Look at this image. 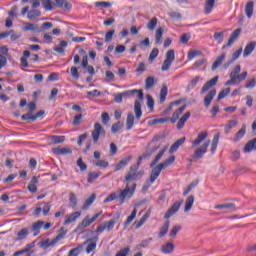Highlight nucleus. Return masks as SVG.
Returning <instances> with one entry per match:
<instances>
[{
    "label": "nucleus",
    "instance_id": "7",
    "mask_svg": "<svg viewBox=\"0 0 256 256\" xmlns=\"http://www.w3.org/2000/svg\"><path fill=\"white\" fill-rule=\"evenodd\" d=\"M210 141L204 142L201 147L197 148L192 155V161H199V159H203V155L207 153V149H209Z\"/></svg>",
    "mask_w": 256,
    "mask_h": 256
},
{
    "label": "nucleus",
    "instance_id": "46",
    "mask_svg": "<svg viewBox=\"0 0 256 256\" xmlns=\"http://www.w3.org/2000/svg\"><path fill=\"white\" fill-rule=\"evenodd\" d=\"M158 22L157 17H153L146 25L148 31H155Z\"/></svg>",
    "mask_w": 256,
    "mask_h": 256
},
{
    "label": "nucleus",
    "instance_id": "53",
    "mask_svg": "<svg viewBox=\"0 0 256 256\" xmlns=\"http://www.w3.org/2000/svg\"><path fill=\"white\" fill-rule=\"evenodd\" d=\"M237 119L230 120L225 126V133H229L233 127H237Z\"/></svg>",
    "mask_w": 256,
    "mask_h": 256
},
{
    "label": "nucleus",
    "instance_id": "32",
    "mask_svg": "<svg viewBox=\"0 0 256 256\" xmlns=\"http://www.w3.org/2000/svg\"><path fill=\"white\" fill-rule=\"evenodd\" d=\"M28 235H29V228H22L20 231H18L15 241H23V239H27Z\"/></svg>",
    "mask_w": 256,
    "mask_h": 256
},
{
    "label": "nucleus",
    "instance_id": "21",
    "mask_svg": "<svg viewBox=\"0 0 256 256\" xmlns=\"http://www.w3.org/2000/svg\"><path fill=\"white\" fill-rule=\"evenodd\" d=\"M22 31H33V33H43V30L37 27V24L27 23V22L24 23V26L22 27Z\"/></svg>",
    "mask_w": 256,
    "mask_h": 256
},
{
    "label": "nucleus",
    "instance_id": "27",
    "mask_svg": "<svg viewBox=\"0 0 256 256\" xmlns=\"http://www.w3.org/2000/svg\"><path fill=\"white\" fill-rule=\"evenodd\" d=\"M254 7H255V3L253 1H250L245 5L244 11L248 19H251L253 17Z\"/></svg>",
    "mask_w": 256,
    "mask_h": 256
},
{
    "label": "nucleus",
    "instance_id": "44",
    "mask_svg": "<svg viewBox=\"0 0 256 256\" xmlns=\"http://www.w3.org/2000/svg\"><path fill=\"white\" fill-rule=\"evenodd\" d=\"M247 131V126L242 125V128L237 132L236 136L234 137V141H241L243 137H245V133Z\"/></svg>",
    "mask_w": 256,
    "mask_h": 256
},
{
    "label": "nucleus",
    "instance_id": "56",
    "mask_svg": "<svg viewBox=\"0 0 256 256\" xmlns=\"http://www.w3.org/2000/svg\"><path fill=\"white\" fill-rule=\"evenodd\" d=\"M139 177V173L137 172H128L124 178V181H135Z\"/></svg>",
    "mask_w": 256,
    "mask_h": 256
},
{
    "label": "nucleus",
    "instance_id": "42",
    "mask_svg": "<svg viewBox=\"0 0 256 256\" xmlns=\"http://www.w3.org/2000/svg\"><path fill=\"white\" fill-rule=\"evenodd\" d=\"M55 3L59 9H71V4L67 0H55Z\"/></svg>",
    "mask_w": 256,
    "mask_h": 256
},
{
    "label": "nucleus",
    "instance_id": "22",
    "mask_svg": "<svg viewBox=\"0 0 256 256\" xmlns=\"http://www.w3.org/2000/svg\"><path fill=\"white\" fill-rule=\"evenodd\" d=\"M207 131H202L200 132L196 139L194 141H192V148L197 147V145H201L202 141H205V139H207Z\"/></svg>",
    "mask_w": 256,
    "mask_h": 256
},
{
    "label": "nucleus",
    "instance_id": "33",
    "mask_svg": "<svg viewBox=\"0 0 256 256\" xmlns=\"http://www.w3.org/2000/svg\"><path fill=\"white\" fill-rule=\"evenodd\" d=\"M183 143H185V137L178 139L174 144H172L169 153H175V151H177V149H179Z\"/></svg>",
    "mask_w": 256,
    "mask_h": 256
},
{
    "label": "nucleus",
    "instance_id": "64",
    "mask_svg": "<svg viewBox=\"0 0 256 256\" xmlns=\"http://www.w3.org/2000/svg\"><path fill=\"white\" fill-rule=\"evenodd\" d=\"M131 251V248L125 247L122 248L118 253H116V256H128Z\"/></svg>",
    "mask_w": 256,
    "mask_h": 256
},
{
    "label": "nucleus",
    "instance_id": "60",
    "mask_svg": "<svg viewBox=\"0 0 256 256\" xmlns=\"http://www.w3.org/2000/svg\"><path fill=\"white\" fill-rule=\"evenodd\" d=\"M41 3L45 11H53V4L51 3V0H41Z\"/></svg>",
    "mask_w": 256,
    "mask_h": 256
},
{
    "label": "nucleus",
    "instance_id": "41",
    "mask_svg": "<svg viewBox=\"0 0 256 256\" xmlns=\"http://www.w3.org/2000/svg\"><path fill=\"white\" fill-rule=\"evenodd\" d=\"M101 175L102 173L100 171L88 173V178H87L88 183H95V181H97V179H99Z\"/></svg>",
    "mask_w": 256,
    "mask_h": 256
},
{
    "label": "nucleus",
    "instance_id": "29",
    "mask_svg": "<svg viewBox=\"0 0 256 256\" xmlns=\"http://www.w3.org/2000/svg\"><path fill=\"white\" fill-rule=\"evenodd\" d=\"M135 125V116L133 113H128L126 118V131H131Z\"/></svg>",
    "mask_w": 256,
    "mask_h": 256
},
{
    "label": "nucleus",
    "instance_id": "26",
    "mask_svg": "<svg viewBox=\"0 0 256 256\" xmlns=\"http://www.w3.org/2000/svg\"><path fill=\"white\" fill-rule=\"evenodd\" d=\"M255 47H256L255 41H251L250 43H248L244 48L243 57L244 58L249 57V55H251V53L255 51Z\"/></svg>",
    "mask_w": 256,
    "mask_h": 256
},
{
    "label": "nucleus",
    "instance_id": "38",
    "mask_svg": "<svg viewBox=\"0 0 256 256\" xmlns=\"http://www.w3.org/2000/svg\"><path fill=\"white\" fill-rule=\"evenodd\" d=\"M213 7H215V0H207L204 5L205 15H209V13H211V11H213Z\"/></svg>",
    "mask_w": 256,
    "mask_h": 256
},
{
    "label": "nucleus",
    "instance_id": "19",
    "mask_svg": "<svg viewBox=\"0 0 256 256\" xmlns=\"http://www.w3.org/2000/svg\"><path fill=\"white\" fill-rule=\"evenodd\" d=\"M217 81H219V76H215L214 78L210 79L208 82H206L202 89H201V93H206V91H209V89H211V87H213L214 85H217Z\"/></svg>",
    "mask_w": 256,
    "mask_h": 256
},
{
    "label": "nucleus",
    "instance_id": "62",
    "mask_svg": "<svg viewBox=\"0 0 256 256\" xmlns=\"http://www.w3.org/2000/svg\"><path fill=\"white\" fill-rule=\"evenodd\" d=\"M123 129V124L121 122L114 123L111 127L112 133H117Z\"/></svg>",
    "mask_w": 256,
    "mask_h": 256
},
{
    "label": "nucleus",
    "instance_id": "24",
    "mask_svg": "<svg viewBox=\"0 0 256 256\" xmlns=\"http://www.w3.org/2000/svg\"><path fill=\"white\" fill-rule=\"evenodd\" d=\"M216 95H217V90L215 89L210 90L204 98V106L209 107V105H211V101H213Z\"/></svg>",
    "mask_w": 256,
    "mask_h": 256
},
{
    "label": "nucleus",
    "instance_id": "5",
    "mask_svg": "<svg viewBox=\"0 0 256 256\" xmlns=\"http://www.w3.org/2000/svg\"><path fill=\"white\" fill-rule=\"evenodd\" d=\"M186 106L183 105L180 108H178L172 115L171 118L166 117V118H158V119H153L148 121L149 126L157 125V124H163V123H168V121H171V123H177V120L181 115L183 114V111H185Z\"/></svg>",
    "mask_w": 256,
    "mask_h": 256
},
{
    "label": "nucleus",
    "instance_id": "17",
    "mask_svg": "<svg viewBox=\"0 0 256 256\" xmlns=\"http://www.w3.org/2000/svg\"><path fill=\"white\" fill-rule=\"evenodd\" d=\"M43 225H45V222L41 220L32 224L30 231L33 233L34 237H37V235L41 233V227H43Z\"/></svg>",
    "mask_w": 256,
    "mask_h": 256
},
{
    "label": "nucleus",
    "instance_id": "50",
    "mask_svg": "<svg viewBox=\"0 0 256 256\" xmlns=\"http://www.w3.org/2000/svg\"><path fill=\"white\" fill-rule=\"evenodd\" d=\"M147 156L146 155H142L139 156L138 158V164H134L130 167V173H137V171L139 170V165H141V161H143V159H145Z\"/></svg>",
    "mask_w": 256,
    "mask_h": 256
},
{
    "label": "nucleus",
    "instance_id": "36",
    "mask_svg": "<svg viewBox=\"0 0 256 256\" xmlns=\"http://www.w3.org/2000/svg\"><path fill=\"white\" fill-rule=\"evenodd\" d=\"M148 217H151V213L146 212L139 221H135V229H140L145 224V221H147Z\"/></svg>",
    "mask_w": 256,
    "mask_h": 256
},
{
    "label": "nucleus",
    "instance_id": "34",
    "mask_svg": "<svg viewBox=\"0 0 256 256\" xmlns=\"http://www.w3.org/2000/svg\"><path fill=\"white\" fill-rule=\"evenodd\" d=\"M201 55H203V52H201V50L193 49L188 51L187 58L188 61H193L195 57H201Z\"/></svg>",
    "mask_w": 256,
    "mask_h": 256
},
{
    "label": "nucleus",
    "instance_id": "15",
    "mask_svg": "<svg viewBox=\"0 0 256 256\" xmlns=\"http://www.w3.org/2000/svg\"><path fill=\"white\" fill-rule=\"evenodd\" d=\"M179 209H181V202H175L171 206V208L165 213L164 218L171 219V217H173V215H175V213H177V211H179Z\"/></svg>",
    "mask_w": 256,
    "mask_h": 256
},
{
    "label": "nucleus",
    "instance_id": "51",
    "mask_svg": "<svg viewBox=\"0 0 256 256\" xmlns=\"http://www.w3.org/2000/svg\"><path fill=\"white\" fill-rule=\"evenodd\" d=\"M41 205L42 213L45 217H47V215H49V211H51V204L47 202H42Z\"/></svg>",
    "mask_w": 256,
    "mask_h": 256
},
{
    "label": "nucleus",
    "instance_id": "18",
    "mask_svg": "<svg viewBox=\"0 0 256 256\" xmlns=\"http://www.w3.org/2000/svg\"><path fill=\"white\" fill-rule=\"evenodd\" d=\"M52 153L54 155H71L73 151L69 147H63V148L56 147V148H52Z\"/></svg>",
    "mask_w": 256,
    "mask_h": 256
},
{
    "label": "nucleus",
    "instance_id": "39",
    "mask_svg": "<svg viewBox=\"0 0 256 256\" xmlns=\"http://www.w3.org/2000/svg\"><path fill=\"white\" fill-rule=\"evenodd\" d=\"M223 61H225V54H222L216 58V60L212 64V71H216L218 67H221Z\"/></svg>",
    "mask_w": 256,
    "mask_h": 256
},
{
    "label": "nucleus",
    "instance_id": "48",
    "mask_svg": "<svg viewBox=\"0 0 256 256\" xmlns=\"http://www.w3.org/2000/svg\"><path fill=\"white\" fill-rule=\"evenodd\" d=\"M137 217V208H134L131 215L127 217L126 221L124 222V226L128 227V225H131L133 223V220Z\"/></svg>",
    "mask_w": 256,
    "mask_h": 256
},
{
    "label": "nucleus",
    "instance_id": "43",
    "mask_svg": "<svg viewBox=\"0 0 256 256\" xmlns=\"http://www.w3.org/2000/svg\"><path fill=\"white\" fill-rule=\"evenodd\" d=\"M194 203H195V197H193L192 195L189 196V197L186 199L185 207H184L185 213L189 212V210L193 207V204H194Z\"/></svg>",
    "mask_w": 256,
    "mask_h": 256
},
{
    "label": "nucleus",
    "instance_id": "63",
    "mask_svg": "<svg viewBox=\"0 0 256 256\" xmlns=\"http://www.w3.org/2000/svg\"><path fill=\"white\" fill-rule=\"evenodd\" d=\"M203 65H207V59L205 58L197 60L193 65V69H199V67H203Z\"/></svg>",
    "mask_w": 256,
    "mask_h": 256
},
{
    "label": "nucleus",
    "instance_id": "13",
    "mask_svg": "<svg viewBox=\"0 0 256 256\" xmlns=\"http://www.w3.org/2000/svg\"><path fill=\"white\" fill-rule=\"evenodd\" d=\"M59 243V238H54L52 240H49V238L40 241V247L41 249L47 250L49 247H55Z\"/></svg>",
    "mask_w": 256,
    "mask_h": 256
},
{
    "label": "nucleus",
    "instance_id": "59",
    "mask_svg": "<svg viewBox=\"0 0 256 256\" xmlns=\"http://www.w3.org/2000/svg\"><path fill=\"white\" fill-rule=\"evenodd\" d=\"M229 93H231V88H225L223 90H221L218 94V101H221V99H225V97H227V95H229Z\"/></svg>",
    "mask_w": 256,
    "mask_h": 256
},
{
    "label": "nucleus",
    "instance_id": "25",
    "mask_svg": "<svg viewBox=\"0 0 256 256\" xmlns=\"http://www.w3.org/2000/svg\"><path fill=\"white\" fill-rule=\"evenodd\" d=\"M166 151H167V146L158 152V154L155 156V158L152 160L150 164L151 169H153L157 165V163L161 161V158L163 157V155H165Z\"/></svg>",
    "mask_w": 256,
    "mask_h": 256
},
{
    "label": "nucleus",
    "instance_id": "14",
    "mask_svg": "<svg viewBox=\"0 0 256 256\" xmlns=\"http://www.w3.org/2000/svg\"><path fill=\"white\" fill-rule=\"evenodd\" d=\"M79 217H81V212L79 211L66 215L63 225H71V223H75Z\"/></svg>",
    "mask_w": 256,
    "mask_h": 256
},
{
    "label": "nucleus",
    "instance_id": "40",
    "mask_svg": "<svg viewBox=\"0 0 256 256\" xmlns=\"http://www.w3.org/2000/svg\"><path fill=\"white\" fill-rule=\"evenodd\" d=\"M97 199V196L95 194H91L88 199L85 200L82 209L85 211L86 209H89L91 205H93V202Z\"/></svg>",
    "mask_w": 256,
    "mask_h": 256
},
{
    "label": "nucleus",
    "instance_id": "11",
    "mask_svg": "<svg viewBox=\"0 0 256 256\" xmlns=\"http://www.w3.org/2000/svg\"><path fill=\"white\" fill-rule=\"evenodd\" d=\"M115 223H117V221H115V219H111L108 222H104V224L99 225L96 229V233H103V231L107 230V231H113V228L115 227Z\"/></svg>",
    "mask_w": 256,
    "mask_h": 256
},
{
    "label": "nucleus",
    "instance_id": "31",
    "mask_svg": "<svg viewBox=\"0 0 256 256\" xmlns=\"http://www.w3.org/2000/svg\"><path fill=\"white\" fill-rule=\"evenodd\" d=\"M163 33H164L163 27H159L155 31V43H156V45H161V43L163 41Z\"/></svg>",
    "mask_w": 256,
    "mask_h": 256
},
{
    "label": "nucleus",
    "instance_id": "8",
    "mask_svg": "<svg viewBox=\"0 0 256 256\" xmlns=\"http://www.w3.org/2000/svg\"><path fill=\"white\" fill-rule=\"evenodd\" d=\"M102 211L99 213H96L93 215V217H89V215L85 216V218L81 221V223L78 224V229H86V227H89L92 223H95L99 217H101Z\"/></svg>",
    "mask_w": 256,
    "mask_h": 256
},
{
    "label": "nucleus",
    "instance_id": "2",
    "mask_svg": "<svg viewBox=\"0 0 256 256\" xmlns=\"http://www.w3.org/2000/svg\"><path fill=\"white\" fill-rule=\"evenodd\" d=\"M135 94H137L138 100H136L134 104V113L136 115L135 119L139 121V119H141V117L143 116V111L141 110V101H143V90L133 89L115 94L114 101L115 103H123V97H130V95Z\"/></svg>",
    "mask_w": 256,
    "mask_h": 256
},
{
    "label": "nucleus",
    "instance_id": "49",
    "mask_svg": "<svg viewBox=\"0 0 256 256\" xmlns=\"http://www.w3.org/2000/svg\"><path fill=\"white\" fill-rule=\"evenodd\" d=\"M256 138L254 140H250L249 142H247V144L244 147V151L245 153H251V151H253V149H255L256 147Z\"/></svg>",
    "mask_w": 256,
    "mask_h": 256
},
{
    "label": "nucleus",
    "instance_id": "61",
    "mask_svg": "<svg viewBox=\"0 0 256 256\" xmlns=\"http://www.w3.org/2000/svg\"><path fill=\"white\" fill-rule=\"evenodd\" d=\"M224 37H225V32H215L214 33V39L219 44L223 43Z\"/></svg>",
    "mask_w": 256,
    "mask_h": 256
},
{
    "label": "nucleus",
    "instance_id": "20",
    "mask_svg": "<svg viewBox=\"0 0 256 256\" xmlns=\"http://www.w3.org/2000/svg\"><path fill=\"white\" fill-rule=\"evenodd\" d=\"M133 159V156L129 155L122 159L118 164L115 165L114 171H121V169H125L127 165H129V162Z\"/></svg>",
    "mask_w": 256,
    "mask_h": 256
},
{
    "label": "nucleus",
    "instance_id": "54",
    "mask_svg": "<svg viewBox=\"0 0 256 256\" xmlns=\"http://www.w3.org/2000/svg\"><path fill=\"white\" fill-rule=\"evenodd\" d=\"M69 203L72 209H75V207H77V196L73 192L69 194Z\"/></svg>",
    "mask_w": 256,
    "mask_h": 256
},
{
    "label": "nucleus",
    "instance_id": "10",
    "mask_svg": "<svg viewBox=\"0 0 256 256\" xmlns=\"http://www.w3.org/2000/svg\"><path fill=\"white\" fill-rule=\"evenodd\" d=\"M22 15H27V18L31 21H34V19H37L38 17H41V11L37 9H33L29 11V6H26L21 11Z\"/></svg>",
    "mask_w": 256,
    "mask_h": 256
},
{
    "label": "nucleus",
    "instance_id": "1",
    "mask_svg": "<svg viewBox=\"0 0 256 256\" xmlns=\"http://www.w3.org/2000/svg\"><path fill=\"white\" fill-rule=\"evenodd\" d=\"M135 189H137V184H133L132 187H129V184H126L124 189L116 190L108 195L104 199V203H111V201H118L119 205H123L125 201H129L133 195H135Z\"/></svg>",
    "mask_w": 256,
    "mask_h": 256
},
{
    "label": "nucleus",
    "instance_id": "37",
    "mask_svg": "<svg viewBox=\"0 0 256 256\" xmlns=\"http://www.w3.org/2000/svg\"><path fill=\"white\" fill-rule=\"evenodd\" d=\"M29 57H31V52H29V50H25L23 52V56L20 58V63L22 67H29V62H27V59H29Z\"/></svg>",
    "mask_w": 256,
    "mask_h": 256
},
{
    "label": "nucleus",
    "instance_id": "47",
    "mask_svg": "<svg viewBox=\"0 0 256 256\" xmlns=\"http://www.w3.org/2000/svg\"><path fill=\"white\" fill-rule=\"evenodd\" d=\"M169 93V89L167 85H163L160 90V103H165V99H167V94Z\"/></svg>",
    "mask_w": 256,
    "mask_h": 256
},
{
    "label": "nucleus",
    "instance_id": "55",
    "mask_svg": "<svg viewBox=\"0 0 256 256\" xmlns=\"http://www.w3.org/2000/svg\"><path fill=\"white\" fill-rule=\"evenodd\" d=\"M51 142L54 143V145L65 143V136H52Z\"/></svg>",
    "mask_w": 256,
    "mask_h": 256
},
{
    "label": "nucleus",
    "instance_id": "3",
    "mask_svg": "<svg viewBox=\"0 0 256 256\" xmlns=\"http://www.w3.org/2000/svg\"><path fill=\"white\" fill-rule=\"evenodd\" d=\"M173 163H175V156H170L164 162L156 165L152 169L149 182L147 185L144 186V189L145 190L149 189V187H151V185H153V183H155V181L159 179V176L161 175V171H163V169H167V167H169L170 165H173Z\"/></svg>",
    "mask_w": 256,
    "mask_h": 256
},
{
    "label": "nucleus",
    "instance_id": "12",
    "mask_svg": "<svg viewBox=\"0 0 256 256\" xmlns=\"http://www.w3.org/2000/svg\"><path fill=\"white\" fill-rule=\"evenodd\" d=\"M239 35H241V28H238L236 30H234L232 32V34L230 35L227 44H225L222 49H227L228 47H231L233 45V43H235L237 41V39H239Z\"/></svg>",
    "mask_w": 256,
    "mask_h": 256
},
{
    "label": "nucleus",
    "instance_id": "57",
    "mask_svg": "<svg viewBox=\"0 0 256 256\" xmlns=\"http://www.w3.org/2000/svg\"><path fill=\"white\" fill-rule=\"evenodd\" d=\"M245 89H255L256 87V79L255 78H251L248 79L244 85Z\"/></svg>",
    "mask_w": 256,
    "mask_h": 256
},
{
    "label": "nucleus",
    "instance_id": "58",
    "mask_svg": "<svg viewBox=\"0 0 256 256\" xmlns=\"http://www.w3.org/2000/svg\"><path fill=\"white\" fill-rule=\"evenodd\" d=\"M155 85V78L153 76H149L145 80V88L151 89Z\"/></svg>",
    "mask_w": 256,
    "mask_h": 256
},
{
    "label": "nucleus",
    "instance_id": "16",
    "mask_svg": "<svg viewBox=\"0 0 256 256\" xmlns=\"http://www.w3.org/2000/svg\"><path fill=\"white\" fill-rule=\"evenodd\" d=\"M214 209H226V213H235V211H237L233 203L218 204L214 206Z\"/></svg>",
    "mask_w": 256,
    "mask_h": 256
},
{
    "label": "nucleus",
    "instance_id": "30",
    "mask_svg": "<svg viewBox=\"0 0 256 256\" xmlns=\"http://www.w3.org/2000/svg\"><path fill=\"white\" fill-rule=\"evenodd\" d=\"M174 250H175V245H173V243L171 242H168L162 245L160 248V251H162V253H164L165 255H169L170 253H173Z\"/></svg>",
    "mask_w": 256,
    "mask_h": 256
},
{
    "label": "nucleus",
    "instance_id": "52",
    "mask_svg": "<svg viewBox=\"0 0 256 256\" xmlns=\"http://www.w3.org/2000/svg\"><path fill=\"white\" fill-rule=\"evenodd\" d=\"M157 57H159V49L154 48L149 55L148 62L153 63V61H155V59H157Z\"/></svg>",
    "mask_w": 256,
    "mask_h": 256
},
{
    "label": "nucleus",
    "instance_id": "4",
    "mask_svg": "<svg viewBox=\"0 0 256 256\" xmlns=\"http://www.w3.org/2000/svg\"><path fill=\"white\" fill-rule=\"evenodd\" d=\"M173 163H175V156H170L164 162L156 165L152 169L149 182L147 185L144 186V189L145 190L149 189V187H151V185H153V183H155V181L159 179V176L161 175V171H163V169H167V167H169L170 165H173Z\"/></svg>",
    "mask_w": 256,
    "mask_h": 256
},
{
    "label": "nucleus",
    "instance_id": "28",
    "mask_svg": "<svg viewBox=\"0 0 256 256\" xmlns=\"http://www.w3.org/2000/svg\"><path fill=\"white\" fill-rule=\"evenodd\" d=\"M191 117V112H186L178 121L177 123V129L181 131L185 127V123H187V120Z\"/></svg>",
    "mask_w": 256,
    "mask_h": 256
},
{
    "label": "nucleus",
    "instance_id": "9",
    "mask_svg": "<svg viewBox=\"0 0 256 256\" xmlns=\"http://www.w3.org/2000/svg\"><path fill=\"white\" fill-rule=\"evenodd\" d=\"M101 135H105V129L103 126H101L100 123H95L94 124V130L92 131V141L93 143H98L99 142V137Z\"/></svg>",
    "mask_w": 256,
    "mask_h": 256
},
{
    "label": "nucleus",
    "instance_id": "35",
    "mask_svg": "<svg viewBox=\"0 0 256 256\" xmlns=\"http://www.w3.org/2000/svg\"><path fill=\"white\" fill-rule=\"evenodd\" d=\"M148 217H151V213L146 212L139 221H135V229H140L145 224V221H147Z\"/></svg>",
    "mask_w": 256,
    "mask_h": 256
},
{
    "label": "nucleus",
    "instance_id": "45",
    "mask_svg": "<svg viewBox=\"0 0 256 256\" xmlns=\"http://www.w3.org/2000/svg\"><path fill=\"white\" fill-rule=\"evenodd\" d=\"M169 221L164 222L163 226L160 228V232L158 237H165L167 233H169Z\"/></svg>",
    "mask_w": 256,
    "mask_h": 256
},
{
    "label": "nucleus",
    "instance_id": "23",
    "mask_svg": "<svg viewBox=\"0 0 256 256\" xmlns=\"http://www.w3.org/2000/svg\"><path fill=\"white\" fill-rule=\"evenodd\" d=\"M33 247H34L33 244H27L22 250L14 252L12 256H19V255L31 256V253H29V251H31Z\"/></svg>",
    "mask_w": 256,
    "mask_h": 256
},
{
    "label": "nucleus",
    "instance_id": "6",
    "mask_svg": "<svg viewBox=\"0 0 256 256\" xmlns=\"http://www.w3.org/2000/svg\"><path fill=\"white\" fill-rule=\"evenodd\" d=\"M174 61H175V50H168L166 52V58L162 64L161 71H169Z\"/></svg>",
    "mask_w": 256,
    "mask_h": 256
}]
</instances>
